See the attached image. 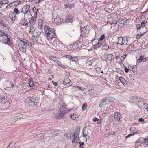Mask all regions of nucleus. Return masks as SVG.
I'll return each instance as SVG.
<instances>
[{
    "label": "nucleus",
    "instance_id": "nucleus-1",
    "mask_svg": "<svg viewBox=\"0 0 148 148\" xmlns=\"http://www.w3.org/2000/svg\"><path fill=\"white\" fill-rule=\"evenodd\" d=\"M10 36L8 34L3 31H0V42L7 44L11 47L12 46V43L11 42Z\"/></svg>",
    "mask_w": 148,
    "mask_h": 148
},
{
    "label": "nucleus",
    "instance_id": "nucleus-2",
    "mask_svg": "<svg viewBox=\"0 0 148 148\" xmlns=\"http://www.w3.org/2000/svg\"><path fill=\"white\" fill-rule=\"evenodd\" d=\"M44 29L47 36V39L49 41H51L53 39L56 37V34L55 30L53 28H51L48 26H46L44 27Z\"/></svg>",
    "mask_w": 148,
    "mask_h": 148
},
{
    "label": "nucleus",
    "instance_id": "nucleus-3",
    "mask_svg": "<svg viewBox=\"0 0 148 148\" xmlns=\"http://www.w3.org/2000/svg\"><path fill=\"white\" fill-rule=\"evenodd\" d=\"M130 39V38L128 36H125L117 38V44L119 45H124L127 44L128 41Z\"/></svg>",
    "mask_w": 148,
    "mask_h": 148
},
{
    "label": "nucleus",
    "instance_id": "nucleus-4",
    "mask_svg": "<svg viewBox=\"0 0 148 148\" xmlns=\"http://www.w3.org/2000/svg\"><path fill=\"white\" fill-rule=\"evenodd\" d=\"M41 32H37L32 34V39L34 42H36L39 40L40 41L42 42V37H41Z\"/></svg>",
    "mask_w": 148,
    "mask_h": 148
},
{
    "label": "nucleus",
    "instance_id": "nucleus-5",
    "mask_svg": "<svg viewBox=\"0 0 148 148\" xmlns=\"http://www.w3.org/2000/svg\"><path fill=\"white\" fill-rule=\"evenodd\" d=\"M88 27L87 26L81 27L80 37L81 36L82 38H84L88 36L89 31L90 30Z\"/></svg>",
    "mask_w": 148,
    "mask_h": 148
},
{
    "label": "nucleus",
    "instance_id": "nucleus-6",
    "mask_svg": "<svg viewBox=\"0 0 148 148\" xmlns=\"http://www.w3.org/2000/svg\"><path fill=\"white\" fill-rule=\"evenodd\" d=\"M0 104L2 105L1 106L6 109L10 107V103L5 97H0Z\"/></svg>",
    "mask_w": 148,
    "mask_h": 148
},
{
    "label": "nucleus",
    "instance_id": "nucleus-7",
    "mask_svg": "<svg viewBox=\"0 0 148 148\" xmlns=\"http://www.w3.org/2000/svg\"><path fill=\"white\" fill-rule=\"evenodd\" d=\"M111 102V99L108 97L103 98L100 102L99 107H102L103 106L109 104Z\"/></svg>",
    "mask_w": 148,
    "mask_h": 148
},
{
    "label": "nucleus",
    "instance_id": "nucleus-8",
    "mask_svg": "<svg viewBox=\"0 0 148 148\" xmlns=\"http://www.w3.org/2000/svg\"><path fill=\"white\" fill-rule=\"evenodd\" d=\"M29 99V101L28 103L29 106H34L37 105L38 102V100L37 99L34 97H30Z\"/></svg>",
    "mask_w": 148,
    "mask_h": 148
},
{
    "label": "nucleus",
    "instance_id": "nucleus-9",
    "mask_svg": "<svg viewBox=\"0 0 148 148\" xmlns=\"http://www.w3.org/2000/svg\"><path fill=\"white\" fill-rule=\"evenodd\" d=\"M70 139L73 143H77L79 139V134L75 133L70 136Z\"/></svg>",
    "mask_w": 148,
    "mask_h": 148
},
{
    "label": "nucleus",
    "instance_id": "nucleus-10",
    "mask_svg": "<svg viewBox=\"0 0 148 148\" xmlns=\"http://www.w3.org/2000/svg\"><path fill=\"white\" fill-rule=\"evenodd\" d=\"M114 121H116L118 123L119 122L120 120L122 119V116L119 112H116L114 114Z\"/></svg>",
    "mask_w": 148,
    "mask_h": 148
},
{
    "label": "nucleus",
    "instance_id": "nucleus-11",
    "mask_svg": "<svg viewBox=\"0 0 148 148\" xmlns=\"http://www.w3.org/2000/svg\"><path fill=\"white\" fill-rule=\"evenodd\" d=\"M20 41L18 44L19 50L23 53H25L26 51V46L24 44H21L22 42L21 41Z\"/></svg>",
    "mask_w": 148,
    "mask_h": 148
},
{
    "label": "nucleus",
    "instance_id": "nucleus-12",
    "mask_svg": "<svg viewBox=\"0 0 148 148\" xmlns=\"http://www.w3.org/2000/svg\"><path fill=\"white\" fill-rule=\"evenodd\" d=\"M29 22L28 23V26H32L34 25L36 23V18H35L32 16L30 17V18L29 19Z\"/></svg>",
    "mask_w": 148,
    "mask_h": 148
},
{
    "label": "nucleus",
    "instance_id": "nucleus-13",
    "mask_svg": "<svg viewBox=\"0 0 148 148\" xmlns=\"http://www.w3.org/2000/svg\"><path fill=\"white\" fill-rule=\"evenodd\" d=\"M19 41H21L22 42L21 44H24L26 46H28L29 47L32 46L31 43L28 41L27 40L24 39H22L21 38H19Z\"/></svg>",
    "mask_w": 148,
    "mask_h": 148
},
{
    "label": "nucleus",
    "instance_id": "nucleus-14",
    "mask_svg": "<svg viewBox=\"0 0 148 148\" xmlns=\"http://www.w3.org/2000/svg\"><path fill=\"white\" fill-rule=\"evenodd\" d=\"M83 134L84 137H85L86 140H88L90 138L89 134L88 132V130L85 128H84L83 130Z\"/></svg>",
    "mask_w": 148,
    "mask_h": 148
},
{
    "label": "nucleus",
    "instance_id": "nucleus-15",
    "mask_svg": "<svg viewBox=\"0 0 148 148\" xmlns=\"http://www.w3.org/2000/svg\"><path fill=\"white\" fill-rule=\"evenodd\" d=\"M9 18L13 23H14L17 19L16 15L14 13L11 12L10 13L9 15Z\"/></svg>",
    "mask_w": 148,
    "mask_h": 148
},
{
    "label": "nucleus",
    "instance_id": "nucleus-16",
    "mask_svg": "<svg viewBox=\"0 0 148 148\" xmlns=\"http://www.w3.org/2000/svg\"><path fill=\"white\" fill-rule=\"evenodd\" d=\"M60 113L58 115V117H60L61 118H63L64 116L66 114V113H68L70 111L69 110H63V111L60 110H59Z\"/></svg>",
    "mask_w": 148,
    "mask_h": 148
},
{
    "label": "nucleus",
    "instance_id": "nucleus-17",
    "mask_svg": "<svg viewBox=\"0 0 148 148\" xmlns=\"http://www.w3.org/2000/svg\"><path fill=\"white\" fill-rule=\"evenodd\" d=\"M73 45L75 47V49H76L77 48H80L82 45V44L81 41L78 40Z\"/></svg>",
    "mask_w": 148,
    "mask_h": 148
},
{
    "label": "nucleus",
    "instance_id": "nucleus-18",
    "mask_svg": "<svg viewBox=\"0 0 148 148\" xmlns=\"http://www.w3.org/2000/svg\"><path fill=\"white\" fill-rule=\"evenodd\" d=\"M60 43V41H59L58 40H56L54 41L53 42V45L56 47L57 49L60 50V46L61 45Z\"/></svg>",
    "mask_w": 148,
    "mask_h": 148
},
{
    "label": "nucleus",
    "instance_id": "nucleus-19",
    "mask_svg": "<svg viewBox=\"0 0 148 148\" xmlns=\"http://www.w3.org/2000/svg\"><path fill=\"white\" fill-rule=\"evenodd\" d=\"M19 24L23 26L28 25V21L25 18L21 19L19 22Z\"/></svg>",
    "mask_w": 148,
    "mask_h": 148
},
{
    "label": "nucleus",
    "instance_id": "nucleus-20",
    "mask_svg": "<svg viewBox=\"0 0 148 148\" xmlns=\"http://www.w3.org/2000/svg\"><path fill=\"white\" fill-rule=\"evenodd\" d=\"M131 102L135 103L136 104H138L139 102L138 97L133 96L132 97L130 100Z\"/></svg>",
    "mask_w": 148,
    "mask_h": 148
},
{
    "label": "nucleus",
    "instance_id": "nucleus-21",
    "mask_svg": "<svg viewBox=\"0 0 148 148\" xmlns=\"http://www.w3.org/2000/svg\"><path fill=\"white\" fill-rule=\"evenodd\" d=\"M54 19V22L55 23L57 24L58 25H60L62 23V20L60 18H55L54 16H53L52 20Z\"/></svg>",
    "mask_w": 148,
    "mask_h": 148
},
{
    "label": "nucleus",
    "instance_id": "nucleus-22",
    "mask_svg": "<svg viewBox=\"0 0 148 148\" xmlns=\"http://www.w3.org/2000/svg\"><path fill=\"white\" fill-rule=\"evenodd\" d=\"M146 59L145 58H144L143 56H140L139 58L138 59L137 61V63H140L142 62H146Z\"/></svg>",
    "mask_w": 148,
    "mask_h": 148
},
{
    "label": "nucleus",
    "instance_id": "nucleus-23",
    "mask_svg": "<svg viewBox=\"0 0 148 148\" xmlns=\"http://www.w3.org/2000/svg\"><path fill=\"white\" fill-rule=\"evenodd\" d=\"M70 80L68 78H66L64 81H63V83L62 84L65 86H69V84Z\"/></svg>",
    "mask_w": 148,
    "mask_h": 148
},
{
    "label": "nucleus",
    "instance_id": "nucleus-24",
    "mask_svg": "<svg viewBox=\"0 0 148 148\" xmlns=\"http://www.w3.org/2000/svg\"><path fill=\"white\" fill-rule=\"evenodd\" d=\"M105 35L104 34H103L101 36L100 38L94 40L92 43V44L94 43L95 41L97 40L98 41L101 42V41L103 40L105 38Z\"/></svg>",
    "mask_w": 148,
    "mask_h": 148
},
{
    "label": "nucleus",
    "instance_id": "nucleus-25",
    "mask_svg": "<svg viewBox=\"0 0 148 148\" xmlns=\"http://www.w3.org/2000/svg\"><path fill=\"white\" fill-rule=\"evenodd\" d=\"M119 80L121 81V82L122 83L123 85L124 86L127 84L128 83L127 81L123 77H120L119 78Z\"/></svg>",
    "mask_w": 148,
    "mask_h": 148
},
{
    "label": "nucleus",
    "instance_id": "nucleus-26",
    "mask_svg": "<svg viewBox=\"0 0 148 148\" xmlns=\"http://www.w3.org/2000/svg\"><path fill=\"white\" fill-rule=\"evenodd\" d=\"M65 22H69L71 23L73 21L72 17L71 15H69L65 18Z\"/></svg>",
    "mask_w": 148,
    "mask_h": 148
},
{
    "label": "nucleus",
    "instance_id": "nucleus-27",
    "mask_svg": "<svg viewBox=\"0 0 148 148\" xmlns=\"http://www.w3.org/2000/svg\"><path fill=\"white\" fill-rule=\"evenodd\" d=\"M130 132L134 135L136 134L138 131L136 130V129L134 127H131L130 129Z\"/></svg>",
    "mask_w": 148,
    "mask_h": 148
},
{
    "label": "nucleus",
    "instance_id": "nucleus-28",
    "mask_svg": "<svg viewBox=\"0 0 148 148\" xmlns=\"http://www.w3.org/2000/svg\"><path fill=\"white\" fill-rule=\"evenodd\" d=\"M126 22V20L124 19L121 20L119 24V26L120 27H123L124 25L125 24Z\"/></svg>",
    "mask_w": 148,
    "mask_h": 148
},
{
    "label": "nucleus",
    "instance_id": "nucleus-29",
    "mask_svg": "<svg viewBox=\"0 0 148 148\" xmlns=\"http://www.w3.org/2000/svg\"><path fill=\"white\" fill-rule=\"evenodd\" d=\"M129 69L131 71H132L134 73L137 70V67L135 65H134L133 66H129L128 67Z\"/></svg>",
    "mask_w": 148,
    "mask_h": 148
},
{
    "label": "nucleus",
    "instance_id": "nucleus-30",
    "mask_svg": "<svg viewBox=\"0 0 148 148\" xmlns=\"http://www.w3.org/2000/svg\"><path fill=\"white\" fill-rule=\"evenodd\" d=\"M39 10L38 9L35 8L33 9V12L34 13V18H37V12Z\"/></svg>",
    "mask_w": 148,
    "mask_h": 148
},
{
    "label": "nucleus",
    "instance_id": "nucleus-31",
    "mask_svg": "<svg viewBox=\"0 0 148 148\" xmlns=\"http://www.w3.org/2000/svg\"><path fill=\"white\" fill-rule=\"evenodd\" d=\"M20 2H21L20 0L19 1H18V0H15L12 2L11 4L13 6H16L19 4ZM21 2L22 3V1H21Z\"/></svg>",
    "mask_w": 148,
    "mask_h": 148
},
{
    "label": "nucleus",
    "instance_id": "nucleus-32",
    "mask_svg": "<svg viewBox=\"0 0 148 148\" xmlns=\"http://www.w3.org/2000/svg\"><path fill=\"white\" fill-rule=\"evenodd\" d=\"M30 28L29 32L32 34L37 31L36 30L35 27L34 26H31Z\"/></svg>",
    "mask_w": 148,
    "mask_h": 148
},
{
    "label": "nucleus",
    "instance_id": "nucleus-33",
    "mask_svg": "<svg viewBox=\"0 0 148 148\" xmlns=\"http://www.w3.org/2000/svg\"><path fill=\"white\" fill-rule=\"evenodd\" d=\"M7 148H16V144L14 142L10 143Z\"/></svg>",
    "mask_w": 148,
    "mask_h": 148
},
{
    "label": "nucleus",
    "instance_id": "nucleus-34",
    "mask_svg": "<svg viewBox=\"0 0 148 148\" xmlns=\"http://www.w3.org/2000/svg\"><path fill=\"white\" fill-rule=\"evenodd\" d=\"M8 0H0V7H1L3 4L8 3Z\"/></svg>",
    "mask_w": 148,
    "mask_h": 148
},
{
    "label": "nucleus",
    "instance_id": "nucleus-35",
    "mask_svg": "<svg viewBox=\"0 0 148 148\" xmlns=\"http://www.w3.org/2000/svg\"><path fill=\"white\" fill-rule=\"evenodd\" d=\"M145 33V32H144L142 34H137L136 37V38L137 40H139L140 39V38L142 36H143L144 35Z\"/></svg>",
    "mask_w": 148,
    "mask_h": 148
},
{
    "label": "nucleus",
    "instance_id": "nucleus-36",
    "mask_svg": "<svg viewBox=\"0 0 148 148\" xmlns=\"http://www.w3.org/2000/svg\"><path fill=\"white\" fill-rule=\"evenodd\" d=\"M97 43H93V45L95 46L97 48H99L102 45V43L101 42L98 41Z\"/></svg>",
    "mask_w": 148,
    "mask_h": 148
},
{
    "label": "nucleus",
    "instance_id": "nucleus-37",
    "mask_svg": "<svg viewBox=\"0 0 148 148\" xmlns=\"http://www.w3.org/2000/svg\"><path fill=\"white\" fill-rule=\"evenodd\" d=\"M78 116L75 114H72L70 116V118L73 120L76 119Z\"/></svg>",
    "mask_w": 148,
    "mask_h": 148
},
{
    "label": "nucleus",
    "instance_id": "nucleus-38",
    "mask_svg": "<svg viewBox=\"0 0 148 148\" xmlns=\"http://www.w3.org/2000/svg\"><path fill=\"white\" fill-rule=\"evenodd\" d=\"M49 58H50L52 60H53L54 62H56V61H58V60H56V59L57 58L56 57H55L51 55L49 56Z\"/></svg>",
    "mask_w": 148,
    "mask_h": 148
},
{
    "label": "nucleus",
    "instance_id": "nucleus-39",
    "mask_svg": "<svg viewBox=\"0 0 148 148\" xmlns=\"http://www.w3.org/2000/svg\"><path fill=\"white\" fill-rule=\"evenodd\" d=\"M95 59H93L89 60L87 62V64L89 66H91L92 65L93 63L95 61Z\"/></svg>",
    "mask_w": 148,
    "mask_h": 148
},
{
    "label": "nucleus",
    "instance_id": "nucleus-40",
    "mask_svg": "<svg viewBox=\"0 0 148 148\" xmlns=\"http://www.w3.org/2000/svg\"><path fill=\"white\" fill-rule=\"evenodd\" d=\"M55 62L56 63L58 66L60 67H62L63 68H66L65 66L62 65L60 62L58 60V61H56V62Z\"/></svg>",
    "mask_w": 148,
    "mask_h": 148
},
{
    "label": "nucleus",
    "instance_id": "nucleus-41",
    "mask_svg": "<svg viewBox=\"0 0 148 148\" xmlns=\"http://www.w3.org/2000/svg\"><path fill=\"white\" fill-rule=\"evenodd\" d=\"M107 55L108 58V60L111 61L114 58V56L112 54H109Z\"/></svg>",
    "mask_w": 148,
    "mask_h": 148
},
{
    "label": "nucleus",
    "instance_id": "nucleus-42",
    "mask_svg": "<svg viewBox=\"0 0 148 148\" xmlns=\"http://www.w3.org/2000/svg\"><path fill=\"white\" fill-rule=\"evenodd\" d=\"M102 48L103 50H106L108 49L109 47L108 45L105 44L102 46Z\"/></svg>",
    "mask_w": 148,
    "mask_h": 148
},
{
    "label": "nucleus",
    "instance_id": "nucleus-43",
    "mask_svg": "<svg viewBox=\"0 0 148 148\" xmlns=\"http://www.w3.org/2000/svg\"><path fill=\"white\" fill-rule=\"evenodd\" d=\"M24 13L25 14V15L26 14L28 15L29 17L32 16V15L31 14L30 11L29 10H27L26 11V12H24Z\"/></svg>",
    "mask_w": 148,
    "mask_h": 148
},
{
    "label": "nucleus",
    "instance_id": "nucleus-44",
    "mask_svg": "<svg viewBox=\"0 0 148 148\" xmlns=\"http://www.w3.org/2000/svg\"><path fill=\"white\" fill-rule=\"evenodd\" d=\"M96 91L94 89H91L90 91L89 92V93L91 96H94V94L95 93Z\"/></svg>",
    "mask_w": 148,
    "mask_h": 148
},
{
    "label": "nucleus",
    "instance_id": "nucleus-45",
    "mask_svg": "<svg viewBox=\"0 0 148 148\" xmlns=\"http://www.w3.org/2000/svg\"><path fill=\"white\" fill-rule=\"evenodd\" d=\"M28 84L30 87L33 88L35 85L33 82L31 80L29 81Z\"/></svg>",
    "mask_w": 148,
    "mask_h": 148
},
{
    "label": "nucleus",
    "instance_id": "nucleus-46",
    "mask_svg": "<svg viewBox=\"0 0 148 148\" xmlns=\"http://www.w3.org/2000/svg\"><path fill=\"white\" fill-rule=\"evenodd\" d=\"M13 12V13H14L15 14H18L20 13V10L17 8H14V9Z\"/></svg>",
    "mask_w": 148,
    "mask_h": 148
},
{
    "label": "nucleus",
    "instance_id": "nucleus-47",
    "mask_svg": "<svg viewBox=\"0 0 148 148\" xmlns=\"http://www.w3.org/2000/svg\"><path fill=\"white\" fill-rule=\"evenodd\" d=\"M65 8H71L72 7V5L71 4H64Z\"/></svg>",
    "mask_w": 148,
    "mask_h": 148
},
{
    "label": "nucleus",
    "instance_id": "nucleus-48",
    "mask_svg": "<svg viewBox=\"0 0 148 148\" xmlns=\"http://www.w3.org/2000/svg\"><path fill=\"white\" fill-rule=\"evenodd\" d=\"M145 138H143L141 137L138 139L136 141V142L139 143L142 142L143 141L144 142Z\"/></svg>",
    "mask_w": 148,
    "mask_h": 148
},
{
    "label": "nucleus",
    "instance_id": "nucleus-49",
    "mask_svg": "<svg viewBox=\"0 0 148 148\" xmlns=\"http://www.w3.org/2000/svg\"><path fill=\"white\" fill-rule=\"evenodd\" d=\"M87 107V104L86 103H84L82 107V109L83 110H84L86 109Z\"/></svg>",
    "mask_w": 148,
    "mask_h": 148
},
{
    "label": "nucleus",
    "instance_id": "nucleus-50",
    "mask_svg": "<svg viewBox=\"0 0 148 148\" xmlns=\"http://www.w3.org/2000/svg\"><path fill=\"white\" fill-rule=\"evenodd\" d=\"M144 143L146 145H148V136L146 137L145 138L144 140V142L143 143H142L141 145H142Z\"/></svg>",
    "mask_w": 148,
    "mask_h": 148
},
{
    "label": "nucleus",
    "instance_id": "nucleus-51",
    "mask_svg": "<svg viewBox=\"0 0 148 148\" xmlns=\"http://www.w3.org/2000/svg\"><path fill=\"white\" fill-rule=\"evenodd\" d=\"M117 20H114L112 21L111 20L110 21H109V23H110L111 24H115L117 23Z\"/></svg>",
    "mask_w": 148,
    "mask_h": 148
},
{
    "label": "nucleus",
    "instance_id": "nucleus-52",
    "mask_svg": "<svg viewBox=\"0 0 148 148\" xmlns=\"http://www.w3.org/2000/svg\"><path fill=\"white\" fill-rule=\"evenodd\" d=\"M71 60L72 61L74 62H77L78 60V58L76 57H72V58L71 59Z\"/></svg>",
    "mask_w": 148,
    "mask_h": 148
},
{
    "label": "nucleus",
    "instance_id": "nucleus-53",
    "mask_svg": "<svg viewBox=\"0 0 148 148\" xmlns=\"http://www.w3.org/2000/svg\"><path fill=\"white\" fill-rule=\"evenodd\" d=\"M146 21H145V20L143 21L141 23V27L143 28V27H144L146 25Z\"/></svg>",
    "mask_w": 148,
    "mask_h": 148
},
{
    "label": "nucleus",
    "instance_id": "nucleus-54",
    "mask_svg": "<svg viewBox=\"0 0 148 148\" xmlns=\"http://www.w3.org/2000/svg\"><path fill=\"white\" fill-rule=\"evenodd\" d=\"M68 46H69L70 48L71 49H75V47L74 46L73 44L69 45Z\"/></svg>",
    "mask_w": 148,
    "mask_h": 148
},
{
    "label": "nucleus",
    "instance_id": "nucleus-55",
    "mask_svg": "<svg viewBox=\"0 0 148 148\" xmlns=\"http://www.w3.org/2000/svg\"><path fill=\"white\" fill-rule=\"evenodd\" d=\"M136 27L137 29V31L139 29H140L141 27V25L140 24H137L136 25Z\"/></svg>",
    "mask_w": 148,
    "mask_h": 148
},
{
    "label": "nucleus",
    "instance_id": "nucleus-56",
    "mask_svg": "<svg viewBox=\"0 0 148 148\" xmlns=\"http://www.w3.org/2000/svg\"><path fill=\"white\" fill-rule=\"evenodd\" d=\"M17 115L16 116V117H18V118H21L23 117V115L22 114H17Z\"/></svg>",
    "mask_w": 148,
    "mask_h": 148
},
{
    "label": "nucleus",
    "instance_id": "nucleus-57",
    "mask_svg": "<svg viewBox=\"0 0 148 148\" xmlns=\"http://www.w3.org/2000/svg\"><path fill=\"white\" fill-rule=\"evenodd\" d=\"M80 131V129L78 127L76 128L75 130V133H78V132H79Z\"/></svg>",
    "mask_w": 148,
    "mask_h": 148
},
{
    "label": "nucleus",
    "instance_id": "nucleus-58",
    "mask_svg": "<svg viewBox=\"0 0 148 148\" xmlns=\"http://www.w3.org/2000/svg\"><path fill=\"white\" fill-rule=\"evenodd\" d=\"M80 87L78 86H75L73 87V88H74V89L77 90H79V88H80Z\"/></svg>",
    "mask_w": 148,
    "mask_h": 148
},
{
    "label": "nucleus",
    "instance_id": "nucleus-59",
    "mask_svg": "<svg viewBox=\"0 0 148 148\" xmlns=\"http://www.w3.org/2000/svg\"><path fill=\"white\" fill-rule=\"evenodd\" d=\"M99 119L98 118H96V117H94L93 119V121L94 122H96L98 121Z\"/></svg>",
    "mask_w": 148,
    "mask_h": 148
},
{
    "label": "nucleus",
    "instance_id": "nucleus-60",
    "mask_svg": "<svg viewBox=\"0 0 148 148\" xmlns=\"http://www.w3.org/2000/svg\"><path fill=\"white\" fill-rule=\"evenodd\" d=\"M144 121V119L142 118H140L138 119V121L139 122H143Z\"/></svg>",
    "mask_w": 148,
    "mask_h": 148
},
{
    "label": "nucleus",
    "instance_id": "nucleus-61",
    "mask_svg": "<svg viewBox=\"0 0 148 148\" xmlns=\"http://www.w3.org/2000/svg\"><path fill=\"white\" fill-rule=\"evenodd\" d=\"M65 57L66 58H68V59L71 60L72 57L71 56L67 55H66Z\"/></svg>",
    "mask_w": 148,
    "mask_h": 148
},
{
    "label": "nucleus",
    "instance_id": "nucleus-62",
    "mask_svg": "<svg viewBox=\"0 0 148 148\" xmlns=\"http://www.w3.org/2000/svg\"><path fill=\"white\" fill-rule=\"evenodd\" d=\"M124 68L125 69L124 71L126 73H128L129 72V69H128L125 66L124 67Z\"/></svg>",
    "mask_w": 148,
    "mask_h": 148
},
{
    "label": "nucleus",
    "instance_id": "nucleus-63",
    "mask_svg": "<svg viewBox=\"0 0 148 148\" xmlns=\"http://www.w3.org/2000/svg\"><path fill=\"white\" fill-rule=\"evenodd\" d=\"M84 142H80L79 143V144L80 145V146L79 147H81V146L82 145H84Z\"/></svg>",
    "mask_w": 148,
    "mask_h": 148
},
{
    "label": "nucleus",
    "instance_id": "nucleus-64",
    "mask_svg": "<svg viewBox=\"0 0 148 148\" xmlns=\"http://www.w3.org/2000/svg\"><path fill=\"white\" fill-rule=\"evenodd\" d=\"M52 83L55 86H56L58 85V83L56 82H55L54 81H52Z\"/></svg>",
    "mask_w": 148,
    "mask_h": 148
}]
</instances>
